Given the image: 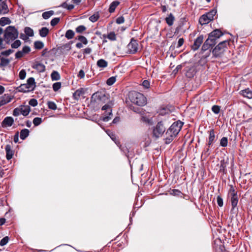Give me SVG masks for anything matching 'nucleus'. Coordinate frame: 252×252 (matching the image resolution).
I'll return each instance as SVG.
<instances>
[{"label": "nucleus", "mask_w": 252, "mask_h": 252, "mask_svg": "<svg viewBox=\"0 0 252 252\" xmlns=\"http://www.w3.org/2000/svg\"><path fill=\"white\" fill-rule=\"evenodd\" d=\"M116 81V78L115 77H111L108 78L106 81V83L108 85H113Z\"/></svg>", "instance_id": "nucleus-52"}, {"label": "nucleus", "mask_w": 252, "mask_h": 252, "mask_svg": "<svg viewBox=\"0 0 252 252\" xmlns=\"http://www.w3.org/2000/svg\"><path fill=\"white\" fill-rule=\"evenodd\" d=\"M204 40V36L203 35H200L197 37L194 40L193 45L191 46V49L193 51H196L200 47V45L203 43Z\"/></svg>", "instance_id": "nucleus-11"}, {"label": "nucleus", "mask_w": 252, "mask_h": 252, "mask_svg": "<svg viewBox=\"0 0 252 252\" xmlns=\"http://www.w3.org/2000/svg\"><path fill=\"white\" fill-rule=\"evenodd\" d=\"M14 51L12 49H8L6 51H2L0 53V55H1L2 57H8L11 54H12Z\"/></svg>", "instance_id": "nucleus-44"}, {"label": "nucleus", "mask_w": 252, "mask_h": 252, "mask_svg": "<svg viewBox=\"0 0 252 252\" xmlns=\"http://www.w3.org/2000/svg\"><path fill=\"white\" fill-rule=\"evenodd\" d=\"M215 44L212 42V39L207 38L202 46L201 50L203 51H205L210 49Z\"/></svg>", "instance_id": "nucleus-21"}, {"label": "nucleus", "mask_w": 252, "mask_h": 252, "mask_svg": "<svg viewBox=\"0 0 252 252\" xmlns=\"http://www.w3.org/2000/svg\"><path fill=\"white\" fill-rule=\"evenodd\" d=\"M34 48L36 49H41L43 48L44 44L40 41H36L34 43Z\"/></svg>", "instance_id": "nucleus-42"}, {"label": "nucleus", "mask_w": 252, "mask_h": 252, "mask_svg": "<svg viewBox=\"0 0 252 252\" xmlns=\"http://www.w3.org/2000/svg\"><path fill=\"white\" fill-rule=\"evenodd\" d=\"M229 45V41L227 40L220 42L212 51V54L215 57L221 56L225 51L227 46Z\"/></svg>", "instance_id": "nucleus-5"}, {"label": "nucleus", "mask_w": 252, "mask_h": 252, "mask_svg": "<svg viewBox=\"0 0 252 252\" xmlns=\"http://www.w3.org/2000/svg\"><path fill=\"white\" fill-rule=\"evenodd\" d=\"M142 86L144 88L148 89L150 87V82L147 80H144L142 82Z\"/></svg>", "instance_id": "nucleus-61"}, {"label": "nucleus", "mask_w": 252, "mask_h": 252, "mask_svg": "<svg viewBox=\"0 0 252 252\" xmlns=\"http://www.w3.org/2000/svg\"><path fill=\"white\" fill-rule=\"evenodd\" d=\"M51 77L52 81H58L61 78V76L59 73L55 70H54L52 72L51 74Z\"/></svg>", "instance_id": "nucleus-32"}, {"label": "nucleus", "mask_w": 252, "mask_h": 252, "mask_svg": "<svg viewBox=\"0 0 252 252\" xmlns=\"http://www.w3.org/2000/svg\"><path fill=\"white\" fill-rule=\"evenodd\" d=\"M84 93V90L82 88L77 90L73 94V96L75 100H78L80 96Z\"/></svg>", "instance_id": "nucleus-27"}, {"label": "nucleus", "mask_w": 252, "mask_h": 252, "mask_svg": "<svg viewBox=\"0 0 252 252\" xmlns=\"http://www.w3.org/2000/svg\"><path fill=\"white\" fill-rule=\"evenodd\" d=\"M6 152V158L7 160L11 159L14 155V151L12 149V146L10 145H6L5 147Z\"/></svg>", "instance_id": "nucleus-19"}, {"label": "nucleus", "mask_w": 252, "mask_h": 252, "mask_svg": "<svg viewBox=\"0 0 252 252\" xmlns=\"http://www.w3.org/2000/svg\"><path fill=\"white\" fill-rule=\"evenodd\" d=\"M120 4V2L119 1H117V0H115V1H113L110 6H109V12H110V13H113L115 11V9L116 8V7L119 5V4Z\"/></svg>", "instance_id": "nucleus-29"}, {"label": "nucleus", "mask_w": 252, "mask_h": 252, "mask_svg": "<svg viewBox=\"0 0 252 252\" xmlns=\"http://www.w3.org/2000/svg\"><path fill=\"white\" fill-rule=\"evenodd\" d=\"M217 203L220 207H222L223 205L222 198L220 196H218L217 198Z\"/></svg>", "instance_id": "nucleus-57"}, {"label": "nucleus", "mask_w": 252, "mask_h": 252, "mask_svg": "<svg viewBox=\"0 0 252 252\" xmlns=\"http://www.w3.org/2000/svg\"><path fill=\"white\" fill-rule=\"evenodd\" d=\"M32 67L39 73L43 72L45 70V66L43 63L38 62L33 63Z\"/></svg>", "instance_id": "nucleus-12"}, {"label": "nucleus", "mask_w": 252, "mask_h": 252, "mask_svg": "<svg viewBox=\"0 0 252 252\" xmlns=\"http://www.w3.org/2000/svg\"><path fill=\"white\" fill-rule=\"evenodd\" d=\"M222 35L223 33L219 29H216L209 34L208 38L212 39V42L216 44L217 39Z\"/></svg>", "instance_id": "nucleus-8"}, {"label": "nucleus", "mask_w": 252, "mask_h": 252, "mask_svg": "<svg viewBox=\"0 0 252 252\" xmlns=\"http://www.w3.org/2000/svg\"><path fill=\"white\" fill-rule=\"evenodd\" d=\"M29 132L30 131L28 129L25 128L21 130L20 135V138L22 140H24L29 136Z\"/></svg>", "instance_id": "nucleus-31"}, {"label": "nucleus", "mask_w": 252, "mask_h": 252, "mask_svg": "<svg viewBox=\"0 0 252 252\" xmlns=\"http://www.w3.org/2000/svg\"><path fill=\"white\" fill-rule=\"evenodd\" d=\"M137 41L132 38L130 42L127 45V48L129 52L131 54H135L137 52L138 50Z\"/></svg>", "instance_id": "nucleus-9"}, {"label": "nucleus", "mask_w": 252, "mask_h": 252, "mask_svg": "<svg viewBox=\"0 0 252 252\" xmlns=\"http://www.w3.org/2000/svg\"><path fill=\"white\" fill-rule=\"evenodd\" d=\"M230 201L232 206V209L234 210L237 207L238 202V194L230 195Z\"/></svg>", "instance_id": "nucleus-24"}, {"label": "nucleus", "mask_w": 252, "mask_h": 252, "mask_svg": "<svg viewBox=\"0 0 252 252\" xmlns=\"http://www.w3.org/2000/svg\"><path fill=\"white\" fill-rule=\"evenodd\" d=\"M240 94L249 99L252 98V91L249 88L241 90L240 92Z\"/></svg>", "instance_id": "nucleus-23"}, {"label": "nucleus", "mask_w": 252, "mask_h": 252, "mask_svg": "<svg viewBox=\"0 0 252 252\" xmlns=\"http://www.w3.org/2000/svg\"><path fill=\"white\" fill-rule=\"evenodd\" d=\"M109 95L105 91H97L91 96V102L97 104L104 103L109 99Z\"/></svg>", "instance_id": "nucleus-2"}, {"label": "nucleus", "mask_w": 252, "mask_h": 252, "mask_svg": "<svg viewBox=\"0 0 252 252\" xmlns=\"http://www.w3.org/2000/svg\"><path fill=\"white\" fill-rule=\"evenodd\" d=\"M174 133H173V132L171 131V130L170 129V127L168 130H167L166 133H165V143L166 144H169L170 143L174 138L177 136L174 135Z\"/></svg>", "instance_id": "nucleus-16"}, {"label": "nucleus", "mask_w": 252, "mask_h": 252, "mask_svg": "<svg viewBox=\"0 0 252 252\" xmlns=\"http://www.w3.org/2000/svg\"><path fill=\"white\" fill-rule=\"evenodd\" d=\"M24 32L25 34L29 36H32L33 35V31L30 27H26Z\"/></svg>", "instance_id": "nucleus-39"}, {"label": "nucleus", "mask_w": 252, "mask_h": 252, "mask_svg": "<svg viewBox=\"0 0 252 252\" xmlns=\"http://www.w3.org/2000/svg\"><path fill=\"white\" fill-rule=\"evenodd\" d=\"M217 13L216 9H212L206 14L202 15L199 20L201 25H205L208 24L211 21L214 19V16Z\"/></svg>", "instance_id": "nucleus-6"}, {"label": "nucleus", "mask_w": 252, "mask_h": 252, "mask_svg": "<svg viewBox=\"0 0 252 252\" xmlns=\"http://www.w3.org/2000/svg\"><path fill=\"white\" fill-rule=\"evenodd\" d=\"M21 114V110L20 107L15 108L13 111V115L14 116H18Z\"/></svg>", "instance_id": "nucleus-54"}, {"label": "nucleus", "mask_w": 252, "mask_h": 252, "mask_svg": "<svg viewBox=\"0 0 252 252\" xmlns=\"http://www.w3.org/2000/svg\"><path fill=\"white\" fill-rule=\"evenodd\" d=\"M21 44V42L20 40H16L11 44V46L12 48L17 49L20 46Z\"/></svg>", "instance_id": "nucleus-46"}, {"label": "nucleus", "mask_w": 252, "mask_h": 252, "mask_svg": "<svg viewBox=\"0 0 252 252\" xmlns=\"http://www.w3.org/2000/svg\"><path fill=\"white\" fill-rule=\"evenodd\" d=\"M229 196L237 194V192L235 191L234 188L232 186H231L229 190V193H228Z\"/></svg>", "instance_id": "nucleus-58"}, {"label": "nucleus", "mask_w": 252, "mask_h": 252, "mask_svg": "<svg viewBox=\"0 0 252 252\" xmlns=\"http://www.w3.org/2000/svg\"><path fill=\"white\" fill-rule=\"evenodd\" d=\"M11 22V20L7 17H3L0 19V25L1 26H4L6 25L10 24Z\"/></svg>", "instance_id": "nucleus-33"}, {"label": "nucleus", "mask_w": 252, "mask_h": 252, "mask_svg": "<svg viewBox=\"0 0 252 252\" xmlns=\"http://www.w3.org/2000/svg\"><path fill=\"white\" fill-rule=\"evenodd\" d=\"M124 22H125V19H124V17H123V16H120V17L117 18L116 19V23L118 24H122Z\"/></svg>", "instance_id": "nucleus-62"}, {"label": "nucleus", "mask_w": 252, "mask_h": 252, "mask_svg": "<svg viewBox=\"0 0 252 252\" xmlns=\"http://www.w3.org/2000/svg\"><path fill=\"white\" fill-rule=\"evenodd\" d=\"M20 108L21 110V114L24 116H27L31 111L30 107L29 105H21Z\"/></svg>", "instance_id": "nucleus-25"}, {"label": "nucleus", "mask_w": 252, "mask_h": 252, "mask_svg": "<svg viewBox=\"0 0 252 252\" xmlns=\"http://www.w3.org/2000/svg\"><path fill=\"white\" fill-rule=\"evenodd\" d=\"M228 139L226 137H223L220 140V145L222 147H225L227 146Z\"/></svg>", "instance_id": "nucleus-43"}, {"label": "nucleus", "mask_w": 252, "mask_h": 252, "mask_svg": "<svg viewBox=\"0 0 252 252\" xmlns=\"http://www.w3.org/2000/svg\"><path fill=\"white\" fill-rule=\"evenodd\" d=\"M12 97L8 94H4L0 97V107L11 101Z\"/></svg>", "instance_id": "nucleus-14"}, {"label": "nucleus", "mask_w": 252, "mask_h": 252, "mask_svg": "<svg viewBox=\"0 0 252 252\" xmlns=\"http://www.w3.org/2000/svg\"><path fill=\"white\" fill-rule=\"evenodd\" d=\"M8 12L9 9L6 1H2L0 3V14L4 15L8 13Z\"/></svg>", "instance_id": "nucleus-22"}, {"label": "nucleus", "mask_w": 252, "mask_h": 252, "mask_svg": "<svg viewBox=\"0 0 252 252\" xmlns=\"http://www.w3.org/2000/svg\"><path fill=\"white\" fill-rule=\"evenodd\" d=\"M102 110H110V112H108L109 116H106L105 117H103L102 119V120L103 122H107L109 121L112 118V116L113 115L112 113V110L111 109L110 105H109L108 104L104 105L102 107Z\"/></svg>", "instance_id": "nucleus-13"}, {"label": "nucleus", "mask_w": 252, "mask_h": 252, "mask_svg": "<svg viewBox=\"0 0 252 252\" xmlns=\"http://www.w3.org/2000/svg\"><path fill=\"white\" fill-rule=\"evenodd\" d=\"M99 15L98 12L95 13L89 17V20L92 22H96L99 18Z\"/></svg>", "instance_id": "nucleus-41"}, {"label": "nucleus", "mask_w": 252, "mask_h": 252, "mask_svg": "<svg viewBox=\"0 0 252 252\" xmlns=\"http://www.w3.org/2000/svg\"><path fill=\"white\" fill-rule=\"evenodd\" d=\"M48 108L50 109L55 110L57 109L56 103L53 101H49L48 102Z\"/></svg>", "instance_id": "nucleus-49"}, {"label": "nucleus", "mask_w": 252, "mask_h": 252, "mask_svg": "<svg viewBox=\"0 0 252 252\" xmlns=\"http://www.w3.org/2000/svg\"><path fill=\"white\" fill-rule=\"evenodd\" d=\"M10 60L0 55V67H5L10 63Z\"/></svg>", "instance_id": "nucleus-26"}, {"label": "nucleus", "mask_w": 252, "mask_h": 252, "mask_svg": "<svg viewBox=\"0 0 252 252\" xmlns=\"http://www.w3.org/2000/svg\"><path fill=\"white\" fill-rule=\"evenodd\" d=\"M107 133L108 135L111 137L112 140H113L116 143V144L118 145L120 144V142L117 140L115 134H114L112 132L109 130L107 131Z\"/></svg>", "instance_id": "nucleus-40"}, {"label": "nucleus", "mask_w": 252, "mask_h": 252, "mask_svg": "<svg viewBox=\"0 0 252 252\" xmlns=\"http://www.w3.org/2000/svg\"><path fill=\"white\" fill-rule=\"evenodd\" d=\"M14 123V120L11 117H5L2 122L1 125L3 127L11 126Z\"/></svg>", "instance_id": "nucleus-20"}, {"label": "nucleus", "mask_w": 252, "mask_h": 252, "mask_svg": "<svg viewBox=\"0 0 252 252\" xmlns=\"http://www.w3.org/2000/svg\"><path fill=\"white\" fill-rule=\"evenodd\" d=\"M31 51V48L30 47L25 46H24L22 50V53H23L24 54H26L30 52Z\"/></svg>", "instance_id": "nucleus-60"}, {"label": "nucleus", "mask_w": 252, "mask_h": 252, "mask_svg": "<svg viewBox=\"0 0 252 252\" xmlns=\"http://www.w3.org/2000/svg\"><path fill=\"white\" fill-rule=\"evenodd\" d=\"M174 20V16L172 13H170L169 15L165 18L166 22L169 26H171L173 25Z\"/></svg>", "instance_id": "nucleus-28"}, {"label": "nucleus", "mask_w": 252, "mask_h": 252, "mask_svg": "<svg viewBox=\"0 0 252 252\" xmlns=\"http://www.w3.org/2000/svg\"><path fill=\"white\" fill-rule=\"evenodd\" d=\"M74 36V32L71 30H68L66 31L65 36L68 39L73 38Z\"/></svg>", "instance_id": "nucleus-37"}, {"label": "nucleus", "mask_w": 252, "mask_h": 252, "mask_svg": "<svg viewBox=\"0 0 252 252\" xmlns=\"http://www.w3.org/2000/svg\"><path fill=\"white\" fill-rule=\"evenodd\" d=\"M184 42V40L183 38H180L178 42L177 48H179L181 47L183 45Z\"/></svg>", "instance_id": "nucleus-64"}, {"label": "nucleus", "mask_w": 252, "mask_h": 252, "mask_svg": "<svg viewBox=\"0 0 252 252\" xmlns=\"http://www.w3.org/2000/svg\"><path fill=\"white\" fill-rule=\"evenodd\" d=\"M29 105L34 107L37 105V101L36 99L32 98L29 101Z\"/></svg>", "instance_id": "nucleus-59"}, {"label": "nucleus", "mask_w": 252, "mask_h": 252, "mask_svg": "<svg viewBox=\"0 0 252 252\" xmlns=\"http://www.w3.org/2000/svg\"><path fill=\"white\" fill-rule=\"evenodd\" d=\"M212 111L216 114H218L220 112V107L218 105H213L212 107Z\"/></svg>", "instance_id": "nucleus-50"}, {"label": "nucleus", "mask_w": 252, "mask_h": 252, "mask_svg": "<svg viewBox=\"0 0 252 252\" xmlns=\"http://www.w3.org/2000/svg\"><path fill=\"white\" fill-rule=\"evenodd\" d=\"M59 21H60L59 18H55L51 20V21L50 22L51 25L52 26H55L59 22Z\"/></svg>", "instance_id": "nucleus-56"}, {"label": "nucleus", "mask_w": 252, "mask_h": 252, "mask_svg": "<svg viewBox=\"0 0 252 252\" xmlns=\"http://www.w3.org/2000/svg\"><path fill=\"white\" fill-rule=\"evenodd\" d=\"M86 30V28L84 26L80 25L76 28V32L78 33H82Z\"/></svg>", "instance_id": "nucleus-48"}, {"label": "nucleus", "mask_w": 252, "mask_h": 252, "mask_svg": "<svg viewBox=\"0 0 252 252\" xmlns=\"http://www.w3.org/2000/svg\"><path fill=\"white\" fill-rule=\"evenodd\" d=\"M103 36L104 38L107 37L109 39L112 41H114L116 39V34L113 32H110L107 36L105 34H104Z\"/></svg>", "instance_id": "nucleus-38"}, {"label": "nucleus", "mask_w": 252, "mask_h": 252, "mask_svg": "<svg viewBox=\"0 0 252 252\" xmlns=\"http://www.w3.org/2000/svg\"><path fill=\"white\" fill-rule=\"evenodd\" d=\"M61 87V82H56L53 85V89L55 92L58 91Z\"/></svg>", "instance_id": "nucleus-47"}, {"label": "nucleus", "mask_w": 252, "mask_h": 252, "mask_svg": "<svg viewBox=\"0 0 252 252\" xmlns=\"http://www.w3.org/2000/svg\"><path fill=\"white\" fill-rule=\"evenodd\" d=\"M18 36V32L15 27L9 26L6 28L4 37L7 43H9L10 41L14 40Z\"/></svg>", "instance_id": "nucleus-3"}, {"label": "nucleus", "mask_w": 252, "mask_h": 252, "mask_svg": "<svg viewBox=\"0 0 252 252\" xmlns=\"http://www.w3.org/2000/svg\"><path fill=\"white\" fill-rule=\"evenodd\" d=\"M34 78L33 77L29 78L27 81V83L21 84L17 88L16 90L18 92L27 93L32 91L34 90L36 84Z\"/></svg>", "instance_id": "nucleus-4"}, {"label": "nucleus", "mask_w": 252, "mask_h": 252, "mask_svg": "<svg viewBox=\"0 0 252 252\" xmlns=\"http://www.w3.org/2000/svg\"><path fill=\"white\" fill-rule=\"evenodd\" d=\"M174 133H173V132L171 131V130L170 129V127L168 130H167L166 133H165V143L166 144H169L170 143L174 138L177 136L174 135Z\"/></svg>", "instance_id": "nucleus-15"}, {"label": "nucleus", "mask_w": 252, "mask_h": 252, "mask_svg": "<svg viewBox=\"0 0 252 252\" xmlns=\"http://www.w3.org/2000/svg\"><path fill=\"white\" fill-rule=\"evenodd\" d=\"M128 96L130 101L137 105L143 106L147 103L146 97L142 94L139 92L134 91H130L128 93Z\"/></svg>", "instance_id": "nucleus-1"}, {"label": "nucleus", "mask_w": 252, "mask_h": 252, "mask_svg": "<svg viewBox=\"0 0 252 252\" xmlns=\"http://www.w3.org/2000/svg\"><path fill=\"white\" fill-rule=\"evenodd\" d=\"M54 14V12L52 10H50L43 12L42 16L44 19H47L52 16Z\"/></svg>", "instance_id": "nucleus-36"}, {"label": "nucleus", "mask_w": 252, "mask_h": 252, "mask_svg": "<svg viewBox=\"0 0 252 252\" xmlns=\"http://www.w3.org/2000/svg\"><path fill=\"white\" fill-rule=\"evenodd\" d=\"M78 39L81 41L82 43H83L85 45H86L88 43V40L87 38L82 35H79L78 37Z\"/></svg>", "instance_id": "nucleus-51"}, {"label": "nucleus", "mask_w": 252, "mask_h": 252, "mask_svg": "<svg viewBox=\"0 0 252 252\" xmlns=\"http://www.w3.org/2000/svg\"><path fill=\"white\" fill-rule=\"evenodd\" d=\"M183 125V123L180 121H177L174 122L170 127L171 131L173 133H174V135H177L180 131L182 126Z\"/></svg>", "instance_id": "nucleus-10"}, {"label": "nucleus", "mask_w": 252, "mask_h": 252, "mask_svg": "<svg viewBox=\"0 0 252 252\" xmlns=\"http://www.w3.org/2000/svg\"><path fill=\"white\" fill-rule=\"evenodd\" d=\"M42 122V119L39 117H36L33 120V123L35 126H39Z\"/></svg>", "instance_id": "nucleus-45"}, {"label": "nucleus", "mask_w": 252, "mask_h": 252, "mask_svg": "<svg viewBox=\"0 0 252 252\" xmlns=\"http://www.w3.org/2000/svg\"><path fill=\"white\" fill-rule=\"evenodd\" d=\"M49 33V30L46 27H43L39 30V34L42 37H46Z\"/></svg>", "instance_id": "nucleus-34"}, {"label": "nucleus", "mask_w": 252, "mask_h": 252, "mask_svg": "<svg viewBox=\"0 0 252 252\" xmlns=\"http://www.w3.org/2000/svg\"><path fill=\"white\" fill-rule=\"evenodd\" d=\"M209 135L208 137V145L210 147L214 143L217 139L216 138L215 131L213 129H211L209 131Z\"/></svg>", "instance_id": "nucleus-18"}, {"label": "nucleus", "mask_w": 252, "mask_h": 252, "mask_svg": "<svg viewBox=\"0 0 252 252\" xmlns=\"http://www.w3.org/2000/svg\"><path fill=\"white\" fill-rule=\"evenodd\" d=\"M165 130V127L162 122L158 123L153 129V135L156 138L161 136Z\"/></svg>", "instance_id": "nucleus-7"}, {"label": "nucleus", "mask_w": 252, "mask_h": 252, "mask_svg": "<svg viewBox=\"0 0 252 252\" xmlns=\"http://www.w3.org/2000/svg\"><path fill=\"white\" fill-rule=\"evenodd\" d=\"M186 76L188 78H192L195 74V68L193 66H187L185 69Z\"/></svg>", "instance_id": "nucleus-17"}, {"label": "nucleus", "mask_w": 252, "mask_h": 252, "mask_svg": "<svg viewBox=\"0 0 252 252\" xmlns=\"http://www.w3.org/2000/svg\"><path fill=\"white\" fill-rule=\"evenodd\" d=\"M108 65V63L103 59H100L97 62V65L99 67L104 68Z\"/></svg>", "instance_id": "nucleus-35"}, {"label": "nucleus", "mask_w": 252, "mask_h": 252, "mask_svg": "<svg viewBox=\"0 0 252 252\" xmlns=\"http://www.w3.org/2000/svg\"><path fill=\"white\" fill-rule=\"evenodd\" d=\"M19 78L20 79H24L26 76V72L24 69L21 70L19 72Z\"/></svg>", "instance_id": "nucleus-55"}, {"label": "nucleus", "mask_w": 252, "mask_h": 252, "mask_svg": "<svg viewBox=\"0 0 252 252\" xmlns=\"http://www.w3.org/2000/svg\"><path fill=\"white\" fill-rule=\"evenodd\" d=\"M8 240H9V238L7 236H6V237L3 238L0 242V245L1 246H3L5 245L8 243Z\"/></svg>", "instance_id": "nucleus-53"}, {"label": "nucleus", "mask_w": 252, "mask_h": 252, "mask_svg": "<svg viewBox=\"0 0 252 252\" xmlns=\"http://www.w3.org/2000/svg\"><path fill=\"white\" fill-rule=\"evenodd\" d=\"M211 154L210 150V147L207 145L206 147H205L202 153L201 157H204V158H207Z\"/></svg>", "instance_id": "nucleus-30"}, {"label": "nucleus", "mask_w": 252, "mask_h": 252, "mask_svg": "<svg viewBox=\"0 0 252 252\" xmlns=\"http://www.w3.org/2000/svg\"><path fill=\"white\" fill-rule=\"evenodd\" d=\"M23 53H22V51H19L16 52L15 54V58L16 59H20L22 58L24 56Z\"/></svg>", "instance_id": "nucleus-63"}]
</instances>
